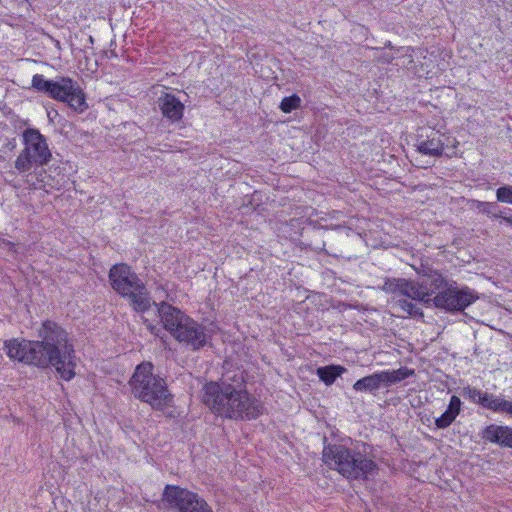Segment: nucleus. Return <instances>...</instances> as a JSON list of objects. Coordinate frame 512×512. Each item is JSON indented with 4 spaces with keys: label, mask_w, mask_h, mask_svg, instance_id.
<instances>
[{
    "label": "nucleus",
    "mask_w": 512,
    "mask_h": 512,
    "mask_svg": "<svg viewBox=\"0 0 512 512\" xmlns=\"http://www.w3.org/2000/svg\"><path fill=\"white\" fill-rule=\"evenodd\" d=\"M246 372L231 369L223 374L221 382H208L203 386L202 402L216 415L228 419H256L264 413L260 400L246 389Z\"/></svg>",
    "instance_id": "f257e3e1"
},
{
    "label": "nucleus",
    "mask_w": 512,
    "mask_h": 512,
    "mask_svg": "<svg viewBox=\"0 0 512 512\" xmlns=\"http://www.w3.org/2000/svg\"><path fill=\"white\" fill-rule=\"evenodd\" d=\"M420 260V267L411 264L422 275L419 287L410 286L407 292L412 298H417L427 306H434L447 312H460L474 303L478 296L467 286H460L456 281L447 279L437 270Z\"/></svg>",
    "instance_id": "f03ea898"
},
{
    "label": "nucleus",
    "mask_w": 512,
    "mask_h": 512,
    "mask_svg": "<svg viewBox=\"0 0 512 512\" xmlns=\"http://www.w3.org/2000/svg\"><path fill=\"white\" fill-rule=\"evenodd\" d=\"M39 340L32 344L37 351L40 369L55 368L63 380L75 376V350L67 331L57 322L45 320L38 329Z\"/></svg>",
    "instance_id": "7ed1b4c3"
},
{
    "label": "nucleus",
    "mask_w": 512,
    "mask_h": 512,
    "mask_svg": "<svg viewBox=\"0 0 512 512\" xmlns=\"http://www.w3.org/2000/svg\"><path fill=\"white\" fill-rule=\"evenodd\" d=\"M151 362H142L129 380L135 398L147 403L153 410L164 411L173 403L174 396L170 393L164 378L153 373Z\"/></svg>",
    "instance_id": "20e7f679"
},
{
    "label": "nucleus",
    "mask_w": 512,
    "mask_h": 512,
    "mask_svg": "<svg viewBox=\"0 0 512 512\" xmlns=\"http://www.w3.org/2000/svg\"><path fill=\"white\" fill-rule=\"evenodd\" d=\"M323 458L347 479L367 480L377 471L375 462L364 453L341 444L324 447Z\"/></svg>",
    "instance_id": "39448f33"
},
{
    "label": "nucleus",
    "mask_w": 512,
    "mask_h": 512,
    "mask_svg": "<svg viewBox=\"0 0 512 512\" xmlns=\"http://www.w3.org/2000/svg\"><path fill=\"white\" fill-rule=\"evenodd\" d=\"M31 86L54 100L68 104L78 113H82L88 108L85 93L78 82L70 77H57L55 80H48L42 74H35L32 77Z\"/></svg>",
    "instance_id": "423d86ee"
},
{
    "label": "nucleus",
    "mask_w": 512,
    "mask_h": 512,
    "mask_svg": "<svg viewBox=\"0 0 512 512\" xmlns=\"http://www.w3.org/2000/svg\"><path fill=\"white\" fill-rule=\"evenodd\" d=\"M24 148L17 156L14 166L19 173H25L35 166H44L52 158L47 139L38 129L27 128L22 133Z\"/></svg>",
    "instance_id": "0eeeda50"
},
{
    "label": "nucleus",
    "mask_w": 512,
    "mask_h": 512,
    "mask_svg": "<svg viewBox=\"0 0 512 512\" xmlns=\"http://www.w3.org/2000/svg\"><path fill=\"white\" fill-rule=\"evenodd\" d=\"M160 509L166 512H213L211 506L199 494L176 485H166Z\"/></svg>",
    "instance_id": "6e6552de"
},
{
    "label": "nucleus",
    "mask_w": 512,
    "mask_h": 512,
    "mask_svg": "<svg viewBox=\"0 0 512 512\" xmlns=\"http://www.w3.org/2000/svg\"><path fill=\"white\" fill-rule=\"evenodd\" d=\"M461 394L471 403L495 413L512 415V401L505 400L499 395L484 392L473 386L463 387Z\"/></svg>",
    "instance_id": "1a4fd4ad"
},
{
    "label": "nucleus",
    "mask_w": 512,
    "mask_h": 512,
    "mask_svg": "<svg viewBox=\"0 0 512 512\" xmlns=\"http://www.w3.org/2000/svg\"><path fill=\"white\" fill-rule=\"evenodd\" d=\"M173 337L177 341L185 343L192 350H199L207 344L211 335L207 327L188 316Z\"/></svg>",
    "instance_id": "9d476101"
},
{
    "label": "nucleus",
    "mask_w": 512,
    "mask_h": 512,
    "mask_svg": "<svg viewBox=\"0 0 512 512\" xmlns=\"http://www.w3.org/2000/svg\"><path fill=\"white\" fill-rule=\"evenodd\" d=\"M109 279L113 289L122 296L135 291L136 288H143V282L137 274L124 263L112 266L109 272Z\"/></svg>",
    "instance_id": "9b49d317"
},
{
    "label": "nucleus",
    "mask_w": 512,
    "mask_h": 512,
    "mask_svg": "<svg viewBox=\"0 0 512 512\" xmlns=\"http://www.w3.org/2000/svg\"><path fill=\"white\" fill-rule=\"evenodd\" d=\"M33 340L10 339L4 342V350L7 356L12 360L39 368L37 351L32 344Z\"/></svg>",
    "instance_id": "f8f14e48"
},
{
    "label": "nucleus",
    "mask_w": 512,
    "mask_h": 512,
    "mask_svg": "<svg viewBox=\"0 0 512 512\" xmlns=\"http://www.w3.org/2000/svg\"><path fill=\"white\" fill-rule=\"evenodd\" d=\"M157 105L163 118L170 123L174 124L182 120L185 105L174 94L164 93L158 98Z\"/></svg>",
    "instance_id": "ddd939ff"
},
{
    "label": "nucleus",
    "mask_w": 512,
    "mask_h": 512,
    "mask_svg": "<svg viewBox=\"0 0 512 512\" xmlns=\"http://www.w3.org/2000/svg\"><path fill=\"white\" fill-rule=\"evenodd\" d=\"M156 306L163 327L173 336L185 319H187L188 315L167 302H161Z\"/></svg>",
    "instance_id": "4468645a"
},
{
    "label": "nucleus",
    "mask_w": 512,
    "mask_h": 512,
    "mask_svg": "<svg viewBox=\"0 0 512 512\" xmlns=\"http://www.w3.org/2000/svg\"><path fill=\"white\" fill-rule=\"evenodd\" d=\"M480 435L486 442L512 448V428L509 426L490 424L481 431Z\"/></svg>",
    "instance_id": "2eb2a0df"
},
{
    "label": "nucleus",
    "mask_w": 512,
    "mask_h": 512,
    "mask_svg": "<svg viewBox=\"0 0 512 512\" xmlns=\"http://www.w3.org/2000/svg\"><path fill=\"white\" fill-rule=\"evenodd\" d=\"M442 137L443 135L439 134L438 131L432 132L426 139L418 142L417 151L422 155L430 157L442 156L445 150Z\"/></svg>",
    "instance_id": "dca6fc26"
},
{
    "label": "nucleus",
    "mask_w": 512,
    "mask_h": 512,
    "mask_svg": "<svg viewBox=\"0 0 512 512\" xmlns=\"http://www.w3.org/2000/svg\"><path fill=\"white\" fill-rule=\"evenodd\" d=\"M462 402L458 396H451L447 409L435 419V425L439 429L449 427L461 412Z\"/></svg>",
    "instance_id": "f3484780"
},
{
    "label": "nucleus",
    "mask_w": 512,
    "mask_h": 512,
    "mask_svg": "<svg viewBox=\"0 0 512 512\" xmlns=\"http://www.w3.org/2000/svg\"><path fill=\"white\" fill-rule=\"evenodd\" d=\"M384 385V372L375 373L357 380L353 388L358 392H368L376 395V392Z\"/></svg>",
    "instance_id": "a211bd4d"
},
{
    "label": "nucleus",
    "mask_w": 512,
    "mask_h": 512,
    "mask_svg": "<svg viewBox=\"0 0 512 512\" xmlns=\"http://www.w3.org/2000/svg\"><path fill=\"white\" fill-rule=\"evenodd\" d=\"M125 297L130 299L134 310L138 312H145L150 308V298L144 285L143 288H136L135 291L130 292Z\"/></svg>",
    "instance_id": "6ab92c4d"
},
{
    "label": "nucleus",
    "mask_w": 512,
    "mask_h": 512,
    "mask_svg": "<svg viewBox=\"0 0 512 512\" xmlns=\"http://www.w3.org/2000/svg\"><path fill=\"white\" fill-rule=\"evenodd\" d=\"M346 369L340 365H327L317 368L316 374L327 386L332 385Z\"/></svg>",
    "instance_id": "aec40b11"
},
{
    "label": "nucleus",
    "mask_w": 512,
    "mask_h": 512,
    "mask_svg": "<svg viewBox=\"0 0 512 512\" xmlns=\"http://www.w3.org/2000/svg\"><path fill=\"white\" fill-rule=\"evenodd\" d=\"M420 285H421V282L417 283V284L416 283H406L405 288H404V293L410 299L403 298V299H399L397 302L399 307L404 312H406L407 314H409L410 316H413V317L422 316L423 314L420 311V308L418 307V305L414 302V298L409 296L407 292L409 291L410 286L419 287ZM415 300H417V298H415ZM418 301H420V300L418 299Z\"/></svg>",
    "instance_id": "412c9836"
},
{
    "label": "nucleus",
    "mask_w": 512,
    "mask_h": 512,
    "mask_svg": "<svg viewBox=\"0 0 512 512\" xmlns=\"http://www.w3.org/2000/svg\"><path fill=\"white\" fill-rule=\"evenodd\" d=\"M414 373L413 370L406 367L398 370L386 371V384L400 382Z\"/></svg>",
    "instance_id": "4be33fe9"
},
{
    "label": "nucleus",
    "mask_w": 512,
    "mask_h": 512,
    "mask_svg": "<svg viewBox=\"0 0 512 512\" xmlns=\"http://www.w3.org/2000/svg\"><path fill=\"white\" fill-rule=\"evenodd\" d=\"M301 105V99L298 95L293 94L289 97H284L280 103V109L284 113H290L295 109H298Z\"/></svg>",
    "instance_id": "5701e85b"
},
{
    "label": "nucleus",
    "mask_w": 512,
    "mask_h": 512,
    "mask_svg": "<svg viewBox=\"0 0 512 512\" xmlns=\"http://www.w3.org/2000/svg\"><path fill=\"white\" fill-rule=\"evenodd\" d=\"M496 199L498 202L512 205V186L504 185L496 190Z\"/></svg>",
    "instance_id": "b1692460"
},
{
    "label": "nucleus",
    "mask_w": 512,
    "mask_h": 512,
    "mask_svg": "<svg viewBox=\"0 0 512 512\" xmlns=\"http://www.w3.org/2000/svg\"><path fill=\"white\" fill-rule=\"evenodd\" d=\"M474 206L483 214L491 215L492 218L496 219L497 217H494L495 214H492V211L494 209V204L490 202H484L480 200H473ZM498 215L502 216L501 213Z\"/></svg>",
    "instance_id": "393cba45"
},
{
    "label": "nucleus",
    "mask_w": 512,
    "mask_h": 512,
    "mask_svg": "<svg viewBox=\"0 0 512 512\" xmlns=\"http://www.w3.org/2000/svg\"><path fill=\"white\" fill-rule=\"evenodd\" d=\"M1 245H3L4 247H7L8 252L15 251L14 244L11 243L10 241L3 240Z\"/></svg>",
    "instance_id": "a878e982"
},
{
    "label": "nucleus",
    "mask_w": 512,
    "mask_h": 512,
    "mask_svg": "<svg viewBox=\"0 0 512 512\" xmlns=\"http://www.w3.org/2000/svg\"><path fill=\"white\" fill-rule=\"evenodd\" d=\"M494 217H500V215H494ZM502 221H504L506 224L512 226V215L510 216H501Z\"/></svg>",
    "instance_id": "bb28decb"
},
{
    "label": "nucleus",
    "mask_w": 512,
    "mask_h": 512,
    "mask_svg": "<svg viewBox=\"0 0 512 512\" xmlns=\"http://www.w3.org/2000/svg\"><path fill=\"white\" fill-rule=\"evenodd\" d=\"M410 63H412L411 55H408L407 61H406V59L402 60V65L403 66L406 65V64H410Z\"/></svg>",
    "instance_id": "cd10ccee"
},
{
    "label": "nucleus",
    "mask_w": 512,
    "mask_h": 512,
    "mask_svg": "<svg viewBox=\"0 0 512 512\" xmlns=\"http://www.w3.org/2000/svg\"><path fill=\"white\" fill-rule=\"evenodd\" d=\"M150 330L152 333H154L155 335H158L156 330L159 331L160 329L159 328H156L155 326H150Z\"/></svg>",
    "instance_id": "c85d7f7f"
},
{
    "label": "nucleus",
    "mask_w": 512,
    "mask_h": 512,
    "mask_svg": "<svg viewBox=\"0 0 512 512\" xmlns=\"http://www.w3.org/2000/svg\"><path fill=\"white\" fill-rule=\"evenodd\" d=\"M385 47H386V49L389 48L390 47V43L386 42Z\"/></svg>",
    "instance_id": "c756f323"
}]
</instances>
